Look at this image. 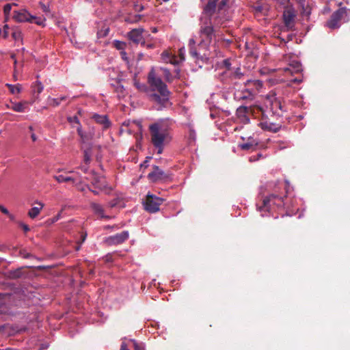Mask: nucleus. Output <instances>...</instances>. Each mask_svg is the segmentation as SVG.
<instances>
[{
	"instance_id": "nucleus-23",
	"label": "nucleus",
	"mask_w": 350,
	"mask_h": 350,
	"mask_svg": "<svg viewBox=\"0 0 350 350\" xmlns=\"http://www.w3.org/2000/svg\"><path fill=\"white\" fill-rule=\"evenodd\" d=\"M92 118L96 122L101 124L104 129H107L110 125V122L105 115L96 113L93 115Z\"/></svg>"
},
{
	"instance_id": "nucleus-54",
	"label": "nucleus",
	"mask_w": 350,
	"mask_h": 350,
	"mask_svg": "<svg viewBox=\"0 0 350 350\" xmlns=\"http://www.w3.org/2000/svg\"><path fill=\"white\" fill-rule=\"evenodd\" d=\"M31 138L33 142H36L37 140V137H36V134L33 133H32L31 134Z\"/></svg>"
},
{
	"instance_id": "nucleus-38",
	"label": "nucleus",
	"mask_w": 350,
	"mask_h": 350,
	"mask_svg": "<svg viewBox=\"0 0 350 350\" xmlns=\"http://www.w3.org/2000/svg\"><path fill=\"white\" fill-rule=\"evenodd\" d=\"M178 59V64L183 62L185 60V49H180L178 55L177 56Z\"/></svg>"
},
{
	"instance_id": "nucleus-21",
	"label": "nucleus",
	"mask_w": 350,
	"mask_h": 350,
	"mask_svg": "<svg viewBox=\"0 0 350 350\" xmlns=\"http://www.w3.org/2000/svg\"><path fill=\"white\" fill-rule=\"evenodd\" d=\"M245 86L250 90H254V94H256L262 88V82L260 80H247Z\"/></svg>"
},
{
	"instance_id": "nucleus-62",
	"label": "nucleus",
	"mask_w": 350,
	"mask_h": 350,
	"mask_svg": "<svg viewBox=\"0 0 350 350\" xmlns=\"http://www.w3.org/2000/svg\"><path fill=\"white\" fill-rule=\"evenodd\" d=\"M29 256V254H27V255L25 256V258H28Z\"/></svg>"
},
{
	"instance_id": "nucleus-28",
	"label": "nucleus",
	"mask_w": 350,
	"mask_h": 350,
	"mask_svg": "<svg viewBox=\"0 0 350 350\" xmlns=\"http://www.w3.org/2000/svg\"><path fill=\"white\" fill-rule=\"evenodd\" d=\"M187 129L188 131V140L189 144L193 143L196 140V131L193 129V126L191 124H188L187 125Z\"/></svg>"
},
{
	"instance_id": "nucleus-51",
	"label": "nucleus",
	"mask_w": 350,
	"mask_h": 350,
	"mask_svg": "<svg viewBox=\"0 0 350 350\" xmlns=\"http://www.w3.org/2000/svg\"><path fill=\"white\" fill-rule=\"evenodd\" d=\"M6 294H0V305L4 304V299L6 297Z\"/></svg>"
},
{
	"instance_id": "nucleus-29",
	"label": "nucleus",
	"mask_w": 350,
	"mask_h": 350,
	"mask_svg": "<svg viewBox=\"0 0 350 350\" xmlns=\"http://www.w3.org/2000/svg\"><path fill=\"white\" fill-rule=\"evenodd\" d=\"M5 85L9 88L10 93L12 94H19L21 92V85L20 84L12 85L6 83Z\"/></svg>"
},
{
	"instance_id": "nucleus-34",
	"label": "nucleus",
	"mask_w": 350,
	"mask_h": 350,
	"mask_svg": "<svg viewBox=\"0 0 350 350\" xmlns=\"http://www.w3.org/2000/svg\"><path fill=\"white\" fill-rule=\"evenodd\" d=\"M113 46L120 51L124 50L126 47V44L124 42H121L119 40H114L113 42Z\"/></svg>"
},
{
	"instance_id": "nucleus-4",
	"label": "nucleus",
	"mask_w": 350,
	"mask_h": 350,
	"mask_svg": "<svg viewBox=\"0 0 350 350\" xmlns=\"http://www.w3.org/2000/svg\"><path fill=\"white\" fill-rule=\"evenodd\" d=\"M284 197L283 193L278 194L275 189L273 193L264 198L262 205L258 206V211L262 213L261 215L265 216L262 212L282 209L285 205Z\"/></svg>"
},
{
	"instance_id": "nucleus-24",
	"label": "nucleus",
	"mask_w": 350,
	"mask_h": 350,
	"mask_svg": "<svg viewBox=\"0 0 350 350\" xmlns=\"http://www.w3.org/2000/svg\"><path fill=\"white\" fill-rule=\"evenodd\" d=\"M302 70L301 65L299 62H293L290 64L288 67H286L284 69V71L286 73H289L292 75L295 72H299Z\"/></svg>"
},
{
	"instance_id": "nucleus-55",
	"label": "nucleus",
	"mask_w": 350,
	"mask_h": 350,
	"mask_svg": "<svg viewBox=\"0 0 350 350\" xmlns=\"http://www.w3.org/2000/svg\"><path fill=\"white\" fill-rule=\"evenodd\" d=\"M8 216L9 217V218L14 221L15 219V217L14 215L11 214L10 213H9V214L8 215Z\"/></svg>"
},
{
	"instance_id": "nucleus-47",
	"label": "nucleus",
	"mask_w": 350,
	"mask_h": 350,
	"mask_svg": "<svg viewBox=\"0 0 350 350\" xmlns=\"http://www.w3.org/2000/svg\"><path fill=\"white\" fill-rule=\"evenodd\" d=\"M117 204H118V200L114 199L113 200L109 202V206L111 208H113V207L116 206L117 205Z\"/></svg>"
},
{
	"instance_id": "nucleus-36",
	"label": "nucleus",
	"mask_w": 350,
	"mask_h": 350,
	"mask_svg": "<svg viewBox=\"0 0 350 350\" xmlns=\"http://www.w3.org/2000/svg\"><path fill=\"white\" fill-rule=\"evenodd\" d=\"M44 21H45L44 18H42L40 17H36L35 16H33L31 23H36L38 25H44Z\"/></svg>"
},
{
	"instance_id": "nucleus-11",
	"label": "nucleus",
	"mask_w": 350,
	"mask_h": 350,
	"mask_svg": "<svg viewBox=\"0 0 350 350\" xmlns=\"http://www.w3.org/2000/svg\"><path fill=\"white\" fill-rule=\"evenodd\" d=\"M13 19L18 23H32L33 15H31L26 9L14 10L13 12Z\"/></svg>"
},
{
	"instance_id": "nucleus-59",
	"label": "nucleus",
	"mask_w": 350,
	"mask_h": 350,
	"mask_svg": "<svg viewBox=\"0 0 350 350\" xmlns=\"http://www.w3.org/2000/svg\"><path fill=\"white\" fill-rule=\"evenodd\" d=\"M11 106H12V104H11V103H10V104H7V105H6V107H7L8 109H11Z\"/></svg>"
},
{
	"instance_id": "nucleus-14",
	"label": "nucleus",
	"mask_w": 350,
	"mask_h": 350,
	"mask_svg": "<svg viewBox=\"0 0 350 350\" xmlns=\"http://www.w3.org/2000/svg\"><path fill=\"white\" fill-rule=\"evenodd\" d=\"M143 32L144 29L142 28L134 29L128 33V37L134 43H144Z\"/></svg>"
},
{
	"instance_id": "nucleus-17",
	"label": "nucleus",
	"mask_w": 350,
	"mask_h": 350,
	"mask_svg": "<svg viewBox=\"0 0 350 350\" xmlns=\"http://www.w3.org/2000/svg\"><path fill=\"white\" fill-rule=\"evenodd\" d=\"M161 59L165 63H170L174 65L178 64V59L176 55L169 51H164L161 54Z\"/></svg>"
},
{
	"instance_id": "nucleus-56",
	"label": "nucleus",
	"mask_w": 350,
	"mask_h": 350,
	"mask_svg": "<svg viewBox=\"0 0 350 350\" xmlns=\"http://www.w3.org/2000/svg\"><path fill=\"white\" fill-rule=\"evenodd\" d=\"M11 58H12V59H14V64L16 65V56H15V55H14V54H12V55H11Z\"/></svg>"
},
{
	"instance_id": "nucleus-32",
	"label": "nucleus",
	"mask_w": 350,
	"mask_h": 350,
	"mask_svg": "<svg viewBox=\"0 0 350 350\" xmlns=\"http://www.w3.org/2000/svg\"><path fill=\"white\" fill-rule=\"evenodd\" d=\"M134 84L138 90L140 92H146L148 96L149 88H148L145 84L140 83L137 81H135Z\"/></svg>"
},
{
	"instance_id": "nucleus-22",
	"label": "nucleus",
	"mask_w": 350,
	"mask_h": 350,
	"mask_svg": "<svg viewBox=\"0 0 350 350\" xmlns=\"http://www.w3.org/2000/svg\"><path fill=\"white\" fill-rule=\"evenodd\" d=\"M258 145V142L253 137H249L246 142L239 144V147L242 150H253Z\"/></svg>"
},
{
	"instance_id": "nucleus-12",
	"label": "nucleus",
	"mask_w": 350,
	"mask_h": 350,
	"mask_svg": "<svg viewBox=\"0 0 350 350\" xmlns=\"http://www.w3.org/2000/svg\"><path fill=\"white\" fill-rule=\"evenodd\" d=\"M129 238V232L122 231L120 233L111 236L107 239V242L109 245H118L121 244L127 240Z\"/></svg>"
},
{
	"instance_id": "nucleus-16",
	"label": "nucleus",
	"mask_w": 350,
	"mask_h": 350,
	"mask_svg": "<svg viewBox=\"0 0 350 350\" xmlns=\"http://www.w3.org/2000/svg\"><path fill=\"white\" fill-rule=\"evenodd\" d=\"M254 95V90L247 88L243 91L237 92L234 94V97L237 100L252 99Z\"/></svg>"
},
{
	"instance_id": "nucleus-1",
	"label": "nucleus",
	"mask_w": 350,
	"mask_h": 350,
	"mask_svg": "<svg viewBox=\"0 0 350 350\" xmlns=\"http://www.w3.org/2000/svg\"><path fill=\"white\" fill-rule=\"evenodd\" d=\"M217 1L218 0H201L203 8L200 32L201 40L198 49L194 46L193 39H190L189 43L190 55L196 59H200L208 55L206 51L215 37V29L223 25L231 18V14L227 7L228 0H221L215 11Z\"/></svg>"
},
{
	"instance_id": "nucleus-49",
	"label": "nucleus",
	"mask_w": 350,
	"mask_h": 350,
	"mask_svg": "<svg viewBox=\"0 0 350 350\" xmlns=\"http://www.w3.org/2000/svg\"><path fill=\"white\" fill-rule=\"evenodd\" d=\"M9 27L8 25H5L3 27V31H4V38H7L8 36V30Z\"/></svg>"
},
{
	"instance_id": "nucleus-64",
	"label": "nucleus",
	"mask_w": 350,
	"mask_h": 350,
	"mask_svg": "<svg viewBox=\"0 0 350 350\" xmlns=\"http://www.w3.org/2000/svg\"><path fill=\"white\" fill-rule=\"evenodd\" d=\"M85 236H84V237H83V240H82V241H85Z\"/></svg>"
},
{
	"instance_id": "nucleus-58",
	"label": "nucleus",
	"mask_w": 350,
	"mask_h": 350,
	"mask_svg": "<svg viewBox=\"0 0 350 350\" xmlns=\"http://www.w3.org/2000/svg\"><path fill=\"white\" fill-rule=\"evenodd\" d=\"M292 81L295 83H300L301 81V80H298L297 79H294Z\"/></svg>"
},
{
	"instance_id": "nucleus-48",
	"label": "nucleus",
	"mask_w": 350,
	"mask_h": 350,
	"mask_svg": "<svg viewBox=\"0 0 350 350\" xmlns=\"http://www.w3.org/2000/svg\"><path fill=\"white\" fill-rule=\"evenodd\" d=\"M20 226L23 228V230L25 232H27L28 231H29V226L25 224H23V223H21L20 224Z\"/></svg>"
},
{
	"instance_id": "nucleus-30",
	"label": "nucleus",
	"mask_w": 350,
	"mask_h": 350,
	"mask_svg": "<svg viewBox=\"0 0 350 350\" xmlns=\"http://www.w3.org/2000/svg\"><path fill=\"white\" fill-rule=\"evenodd\" d=\"M65 99H66L65 96H62L60 98H56L49 97L48 98V102L50 105L56 107V106H58L60 104V103L62 100H64Z\"/></svg>"
},
{
	"instance_id": "nucleus-53",
	"label": "nucleus",
	"mask_w": 350,
	"mask_h": 350,
	"mask_svg": "<svg viewBox=\"0 0 350 350\" xmlns=\"http://www.w3.org/2000/svg\"><path fill=\"white\" fill-rule=\"evenodd\" d=\"M120 350H129V349H128V347H126V344L123 342V343L121 345Z\"/></svg>"
},
{
	"instance_id": "nucleus-3",
	"label": "nucleus",
	"mask_w": 350,
	"mask_h": 350,
	"mask_svg": "<svg viewBox=\"0 0 350 350\" xmlns=\"http://www.w3.org/2000/svg\"><path fill=\"white\" fill-rule=\"evenodd\" d=\"M172 125L171 120L160 119L149 126L151 142L158 154H161L165 146L172 140Z\"/></svg>"
},
{
	"instance_id": "nucleus-19",
	"label": "nucleus",
	"mask_w": 350,
	"mask_h": 350,
	"mask_svg": "<svg viewBox=\"0 0 350 350\" xmlns=\"http://www.w3.org/2000/svg\"><path fill=\"white\" fill-rule=\"evenodd\" d=\"M259 125L262 129L273 131L274 133L278 132L280 128L279 124L267 120L260 122Z\"/></svg>"
},
{
	"instance_id": "nucleus-57",
	"label": "nucleus",
	"mask_w": 350,
	"mask_h": 350,
	"mask_svg": "<svg viewBox=\"0 0 350 350\" xmlns=\"http://www.w3.org/2000/svg\"><path fill=\"white\" fill-rule=\"evenodd\" d=\"M88 188L89 189L90 191H91L95 195H98V191H96V190H92L90 189L89 187H88Z\"/></svg>"
},
{
	"instance_id": "nucleus-45",
	"label": "nucleus",
	"mask_w": 350,
	"mask_h": 350,
	"mask_svg": "<svg viewBox=\"0 0 350 350\" xmlns=\"http://www.w3.org/2000/svg\"><path fill=\"white\" fill-rule=\"evenodd\" d=\"M21 33L19 31H14L12 33V37L15 40H17L21 38Z\"/></svg>"
},
{
	"instance_id": "nucleus-13",
	"label": "nucleus",
	"mask_w": 350,
	"mask_h": 350,
	"mask_svg": "<svg viewBox=\"0 0 350 350\" xmlns=\"http://www.w3.org/2000/svg\"><path fill=\"white\" fill-rule=\"evenodd\" d=\"M148 178L153 182H158L167 178V175L158 166H154L153 171L149 173Z\"/></svg>"
},
{
	"instance_id": "nucleus-39",
	"label": "nucleus",
	"mask_w": 350,
	"mask_h": 350,
	"mask_svg": "<svg viewBox=\"0 0 350 350\" xmlns=\"http://www.w3.org/2000/svg\"><path fill=\"white\" fill-rule=\"evenodd\" d=\"M109 28H105V29H100L98 31L97 34L99 37L106 36L109 33Z\"/></svg>"
},
{
	"instance_id": "nucleus-52",
	"label": "nucleus",
	"mask_w": 350,
	"mask_h": 350,
	"mask_svg": "<svg viewBox=\"0 0 350 350\" xmlns=\"http://www.w3.org/2000/svg\"><path fill=\"white\" fill-rule=\"evenodd\" d=\"M1 211L6 215H8L10 213L9 211L8 210V208H6L5 206L3 207V208L1 210Z\"/></svg>"
},
{
	"instance_id": "nucleus-60",
	"label": "nucleus",
	"mask_w": 350,
	"mask_h": 350,
	"mask_svg": "<svg viewBox=\"0 0 350 350\" xmlns=\"http://www.w3.org/2000/svg\"><path fill=\"white\" fill-rule=\"evenodd\" d=\"M29 130L31 132V133H33V127L31 126L29 127Z\"/></svg>"
},
{
	"instance_id": "nucleus-8",
	"label": "nucleus",
	"mask_w": 350,
	"mask_h": 350,
	"mask_svg": "<svg viewBox=\"0 0 350 350\" xmlns=\"http://www.w3.org/2000/svg\"><path fill=\"white\" fill-rule=\"evenodd\" d=\"M163 202V199L154 195L148 194L144 202L145 209L150 213H156Z\"/></svg>"
},
{
	"instance_id": "nucleus-42",
	"label": "nucleus",
	"mask_w": 350,
	"mask_h": 350,
	"mask_svg": "<svg viewBox=\"0 0 350 350\" xmlns=\"http://www.w3.org/2000/svg\"><path fill=\"white\" fill-rule=\"evenodd\" d=\"M40 8L42 9V10L45 12V13H48L49 12V5H46L45 4H44L42 2H40Z\"/></svg>"
},
{
	"instance_id": "nucleus-7",
	"label": "nucleus",
	"mask_w": 350,
	"mask_h": 350,
	"mask_svg": "<svg viewBox=\"0 0 350 350\" xmlns=\"http://www.w3.org/2000/svg\"><path fill=\"white\" fill-rule=\"evenodd\" d=\"M231 65L232 64L230 59H226L222 61L221 68L224 70L220 73L222 76V80H225L228 77L240 79L243 75L239 68L232 69Z\"/></svg>"
},
{
	"instance_id": "nucleus-44",
	"label": "nucleus",
	"mask_w": 350,
	"mask_h": 350,
	"mask_svg": "<svg viewBox=\"0 0 350 350\" xmlns=\"http://www.w3.org/2000/svg\"><path fill=\"white\" fill-rule=\"evenodd\" d=\"M262 157L261 154H257L256 155L251 156L249 159L250 162L258 161Z\"/></svg>"
},
{
	"instance_id": "nucleus-40",
	"label": "nucleus",
	"mask_w": 350,
	"mask_h": 350,
	"mask_svg": "<svg viewBox=\"0 0 350 350\" xmlns=\"http://www.w3.org/2000/svg\"><path fill=\"white\" fill-rule=\"evenodd\" d=\"M277 3L282 5L284 8H287L289 4V0H274Z\"/></svg>"
},
{
	"instance_id": "nucleus-27",
	"label": "nucleus",
	"mask_w": 350,
	"mask_h": 350,
	"mask_svg": "<svg viewBox=\"0 0 350 350\" xmlns=\"http://www.w3.org/2000/svg\"><path fill=\"white\" fill-rule=\"evenodd\" d=\"M69 122L75 126V124H77V131L79 134V135L85 140V135L83 134L81 126L79 123V120L77 116L70 117L68 118Z\"/></svg>"
},
{
	"instance_id": "nucleus-9",
	"label": "nucleus",
	"mask_w": 350,
	"mask_h": 350,
	"mask_svg": "<svg viewBox=\"0 0 350 350\" xmlns=\"http://www.w3.org/2000/svg\"><path fill=\"white\" fill-rule=\"evenodd\" d=\"M347 14V10L345 8H340L334 12L330 19L327 22V26L330 29L338 28L340 25V21L345 14Z\"/></svg>"
},
{
	"instance_id": "nucleus-46",
	"label": "nucleus",
	"mask_w": 350,
	"mask_h": 350,
	"mask_svg": "<svg viewBox=\"0 0 350 350\" xmlns=\"http://www.w3.org/2000/svg\"><path fill=\"white\" fill-rule=\"evenodd\" d=\"M121 57L122 59H124L126 62H128V57L126 56V53L124 51V50L120 51Z\"/></svg>"
},
{
	"instance_id": "nucleus-61",
	"label": "nucleus",
	"mask_w": 350,
	"mask_h": 350,
	"mask_svg": "<svg viewBox=\"0 0 350 350\" xmlns=\"http://www.w3.org/2000/svg\"><path fill=\"white\" fill-rule=\"evenodd\" d=\"M211 116L212 118H214V115L213 113H211Z\"/></svg>"
},
{
	"instance_id": "nucleus-35",
	"label": "nucleus",
	"mask_w": 350,
	"mask_h": 350,
	"mask_svg": "<svg viewBox=\"0 0 350 350\" xmlns=\"http://www.w3.org/2000/svg\"><path fill=\"white\" fill-rule=\"evenodd\" d=\"M12 5H17V4L16 3H12V4L8 3V4L5 5L3 7V12H4L6 20L10 15Z\"/></svg>"
},
{
	"instance_id": "nucleus-18",
	"label": "nucleus",
	"mask_w": 350,
	"mask_h": 350,
	"mask_svg": "<svg viewBox=\"0 0 350 350\" xmlns=\"http://www.w3.org/2000/svg\"><path fill=\"white\" fill-rule=\"evenodd\" d=\"M35 204H38V206H34V207L31 208L29 210L28 213H27L28 216L31 219H35L37 216H38L39 214L40 213L41 210L43 208V207L44 206L42 202H41L40 201H38V200H36L35 202Z\"/></svg>"
},
{
	"instance_id": "nucleus-15",
	"label": "nucleus",
	"mask_w": 350,
	"mask_h": 350,
	"mask_svg": "<svg viewBox=\"0 0 350 350\" xmlns=\"http://www.w3.org/2000/svg\"><path fill=\"white\" fill-rule=\"evenodd\" d=\"M295 14L291 9L287 8L284 11L283 19L284 23L286 27L288 29L292 28L293 25Z\"/></svg>"
},
{
	"instance_id": "nucleus-20",
	"label": "nucleus",
	"mask_w": 350,
	"mask_h": 350,
	"mask_svg": "<svg viewBox=\"0 0 350 350\" xmlns=\"http://www.w3.org/2000/svg\"><path fill=\"white\" fill-rule=\"evenodd\" d=\"M90 207L94 211V213L98 215L100 218L103 219H110L111 217L104 213V208L103 206L100 204L96 202H92L90 204Z\"/></svg>"
},
{
	"instance_id": "nucleus-41",
	"label": "nucleus",
	"mask_w": 350,
	"mask_h": 350,
	"mask_svg": "<svg viewBox=\"0 0 350 350\" xmlns=\"http://www.w3.org/2000/svg\"><path fill=\"white\" fill-rule=\"evenodd\" d=\"M84 163L85 164L88 163L90 161V155L88 150L84 151V159H83Z\"/></svg>"
},
{
	"instance_id": "nucleus-26",
	"label": "nucleus",
	"mask_w": 350,
	"mask_h": 350,
	"mask_svg": "<svg viewBox=\"0 0 350 350\" xmlns=\"http://www.w3.org/2000/svg\"><path fill=\"white\" fill-rule=\"evenodd\" d=\"M18 330L14 328L10 324H5L2 326H0V334L4 336H10L14 335Z\"/></svg>"
},
{
	"instance_id": "nucleus-43",
	"label": "nucleus",
	"mask_w": 350,
	"mask_h": 350,
	"mask_svg": "<svg viewBox=\"0 0 350 350\" xmlns=\"http://www.w3.org/2000/svg\"><path fill=\"white\" fill-rule=\"evenodd\" d=\"M62 211H61L57 215L49 219L51 224L57 221L61 218Z\"/></svg>"
},
{
	"instance_id": "nucleus-33",
	"label": "nucleus",
	"mask_w": 350,
	"mask_h": 350,
	"mask_svg": "<svg viewBox=\"0 0 350 350\" xmlns=\"http://www.w3.org/2000/svg\"><path fill=\"white\" fill-rule=\"evenodd\" d=\"M32 88L34 92H37L39 94L42 92L44 86L40 81H37L33 84Z\"/></svg>"
},
{
	"instance_id": "nucleus-2",
	"label": "nucleus",
	"mask_w": 350,
	"mask_h": 350,
	"mask_svg": "<svg viewBox=\"0 0 350 350\" xmlns=\"http://www.w3.org/2000/svg\"><path fill=\"white\" fill-rule=\"evenodd\" d=\"M161 71L165 74L166 79L169 80L171 75L170 71L165 68H160L159 70L152 68L148 75V99L158 110L165 107L168 105L170 94L167 85L163 83L161 78L159 74Z\"/></svg>"
},
{
	"instance_id": "nucleus-25",
	"label": "nucleus",
	"mask_w": 350,
	"mask_h": 350,
	"mask_svg": "<svg viewBox=\"0 0 350 350\" xmlns=\"http://www.w3.org/2000/svg\"><path fill=\"white\" fill-rule=\"evenodd\" d=\"M11 109L16 112H24L27 107L28 103L27 101L15 103L11 100Z\"/></svg>"
},
{
	"instance_id": "nucleus-63",
	"label": "nucleus",
	"mask_w": 350,
	"mask_h": 350,
	"mask_svg": "<svg viewBox=\"0 0 350 350\" xmlns=\"http://www.w3.org/2000/svg\"><path fill=\"white\" fill-rule=\"evenodd\" d=\"M105 228H111V227H110L109 226H105Z\"/></svg>"
},
{
	"instance_id": "nucleus-31",
	"label": "nucleus",
	"mask_w": 350,
	"mask_h": 350,
	"mask_svg": "<svg viewBox=\"0 0 350 350\" xmlns=\"http://www.w3.org/2000/svg\"><path fill=\"white\" fill-rule=\"evenodd\" d=\"M270 102L272 109H275L276 108H279L280 110H283L282 104L280 100H278L276 98H270Z\"/></svg>"
},
{
	"instance_id": "nucleus-5",
	"label": "nucleus",
	"mask_w": 350,
	"mask_h": 350,
	"mask_svg": "<svg viewBox=\"0 0 350 350\" xmlns=\"http://www.w3.org/2000/svg\"><path fill=\"white\" fill-rule=\"evenodd\" d=\"M80 168L86 174L85 178L90 181L95 188L98 189L107 194H109L111 191L112 188L109 186L103 176L99 175L94 171L88 172V168L85 165H81Z\"/></svg>"
},
{
	"instance_id": "nucleus-10",
	"label": "nucleus",
	"mask_w": 350,
	"mask_h": 350,
	"mask_svg": "<svg viewBox=\"0 0 350 350\" xmlns=\"http://www.w3.org/2000/svg\"><path fill=\"white\" fill-rule=\"evenodd\" d=\"M253 113V109L251 107L240 106L236 111L237 120L242 124H248L250 122V116Z\"/></svg>"
},
{
	"instance_id": "nucleus-37",
	"label": "nucleus",
	"mask_w": 350,
	"mask_h": 350,
	"mask_svg": "<svg viewBox=\"0 0 350 350\" xmlns=\"http://www.w3.org/2000/svg\"><path fill=\"white\" fill-rule=\"evenodd\" d=\"M135 350H145L144 345L142 342H137L135 340H132Z\"/></svg>"
},
{
	"instance_id": "nucleus-6",
	"label": "nucleus",
	"mask_w": 350,
	"mask_h": 350,
	"mask_svg": "<svg viewBox=\"0 0 350 350\" xmlns=\"http://www.w3.org/2000/svg\"><path fill=\"white\" fill-rule=\"evenodd\" d=\"M64 172V174H57L53 178L59 183L71 182L73 185L77 187L78 189L84 191V187L80 186L83 183L82 177L78 176V173L75 171H65L63 169H58L57 172Z\"/></svg>"
},
{
	"instance_id": "nucleus-50",
	"label": "nucleus",
	"mask_w": 350,
	"mask_h": 350,
	"mask_svg": "<svg viewBox=\"0 0 350 350\" xmlns=\"http://www.w3.org/2000/svg\"><path fill=\"white\" fill-rule=\"evenodd\" d=\"M287 185H288V183L286 181V182H285L284 184H283V183L280 184V186L278 187V188L280 189L281 187H282L286 190L285 193H288V189H286Z\"/></svg>"
}]
</instances>
